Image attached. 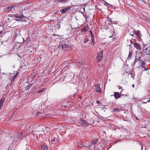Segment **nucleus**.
<instances>
[{"label":"nucleus","instance_id":"49530a36","mask_svg":"<svg viewBox=\"0 0 150 150\" xmlns=\"http://www.w3.org/2000/svg\"><path fill=\"white\" fill-rule=\"evenodd\" d=\"M132 87H133V88H134V84H132Z\"/></svg>","mask_w":150,"mask_h":150},{"label":"nucleus","instance_id":"79ce46f5","mask_svg":"<svg viewBox=\"0 0 150 150\" xmlns=\"http://www.w3.org/2000/svg\"><path fill=\"white\" fill-rule=\"evenodd\" d=\"M57 28L58 29L59 28H60V25H58V27H57Z\"/></svg>","mask_w":150,"mask_h":150},{"label":"nucleus","instance_id":"9b49d317","mask_svg":"<svg viewBox=\"0 0 150 150\" xmlns=\"http://www.w3.org/2000/svg\"><path fill=\"white\" fill-rule=\"evenodd\" d=\"M134 46L137 49H139L141 48L140 45L137 42H136L134 43Z\"/></svg>","mask_w":150,"mask_h":150},{"label":"nucleus","instance_id":"a19ab883","mask_svg":"<svg viewBox=\"0 0 150 150\" xmlns=\"http://www.w3.org/2000/svg\"><path fill=\"white\" fill-rule=\"evenodd\" d=\"M54 21V20L53 19H52V20H50V21H51V22H53V21Z\"/></svg>","mask_w":150,"mask_h":150},{"label":"nucleus","instance_id":"412c9836","mask_svg":"<svg viewBox=\"0 0 150 150\" xmlns=\"http://www.w3.org/2000/svg\"><path fill=\"white\" fill-rule=\"evenodd\" d=\"M77 64L79 66H81L83 65V63L81 62H78L77 63Z\"/></svg>","mask_w":150,"mask_h":150},{"label":"nucleus","instance_id":"6ab92c4d","mask_svg":"<svg viewBox=\"0 0 150 150\" xmlns=\"http://www.w3.org/2000/svg\"><path fill=\"white\" fill-rule=\"evenodd\" d=\"M41 148L42 150H47V146L45 145H44L41 146Z\"/></svg>","mask_w":150,"mask_h":150},{"label":"nucleus","instance_id":"c85d7f7f","mask_svg":"<svg viewBox=\"0 0 150 150\" xmlns=\"http://www.w3.org/2000/svg\"><path fill=\"white\" fill-rule=\"evenodd\" d=\"M71 27L72 29H77L78 28L77 27H75V26H74L73 25H71Z\"/></svg>","mask_w":150,"mask_h":150},{"label":"nucleus","instance_id":"603ef678","mask_svg":"<svg viewBox=\"0 0 150 150\" xmlns=\"http://www.w3.org/2000/svg\"><path fill=\"white\" fill-rule=\"evenodd\" d=\"M23 41H24V39H23Z\"/></svg>","mask_w":150,"mask_h":150},{"label":"nucleus","instance_id":"f8f14e48","mask_svg":"<svg viewBox=\"0 0 150 150\" xmlns=\"http://www.w3.org/2000/svg\"><path fill=\"white\" fill-rule=\"evenodd\" d=\"M138 60L141 62V64H142V67L143 68L145 67V64L143 61L142 60H141L140 59V57H139V59Z\"/></svg>","mask_w":150,"mask_h":150},{"label":"nucleus","instance_id":"09e8293b","mask_svg":"<svg viewBox=\"0 0 150 150\" xmlns=\"http://www.w3.org/2000/svg\"><path fill=\"white\" fill-rule=\"evenodd\" d=\"M150 101V100H148V101H147V102H149Z\"/></svg>","mask_w":150,"mask_h":150},{"label":"nucleus","instance_id":"2eb2a0df","mask_svg":"<svg viewBox=\"0 0 150 150\" xmlns=\"http://www.w3.org/2000/svg\"><path fill=\"white\" fill-rule=\"evenodd\" d=\"M132 51H129L127 59H131V57L132 54Z\"/></svg>","mask_w":150,"mask_h":150},{"label":"nucleus","instance_id":"aec40b11","mask_svg":"<svg viewBox=\"0 0 150 150\" xmlns=\"http://www.w3.org/2000/svg\"><path fill=\"white\" fill-rule=\"evenodd\" d=\"M32 84H29L26 87L25 89L26 90H28L30 88Z\"/></svg>","mask_w":150,"mask_h":150},{"label":"nucleus","instance_id":"ea45409f","mask_svg":"<svg viewBox=\"0 0 150 150\" xmlns=\"http://www.w3.org/2000/svg\"><path fill=\"white\" fill-rule=\"evenodd\" d=\"M135 119L137 120H139V119L137 117H136L135 118Z\"/></svg>","mask_w":150,"mask_h":150},{"label":"nucleus","instance_id":"a18cd8bd","mask_svg":"<svg viewBox=\"0 0 150 150\" xmlns=\"http://www.w3.org/2000/svg\"><path fill=\"white\" fill-rule=\"evenodd\" d=\"M122 90L121 91V92L120 93V94H121L122 95H123V94H122Z\"/></svg>","mask_w":150,"mask_h":150},{"label":"nucleus","instance_id":"6e6d98bb","mask_svg":"<svg viewBox=\"0 0 150 150\" xmlns=\"http://www.w3.org/2000/svg\"><path fill=\"white\" fill-rule=\"evenodd\" d=\"M107 5V4H106V5Z\"/></svg>","mask_w":150,"mask_h":150},{"label":"nucleus","instance_id":"a878e982","mask_svg":"<svg viewBox=\"0 0 150 150\" xmlns=\"http://www.w3.org/2000/svg\"><path fill=\"white\" fill-rule=\"evenodd\" d=\"M63 44V43H62V42H61L59 44V46L58 47V48L59 49H62V45Z\"/></svg>","mask_w":150,"mask_h":150},{"label":"nucleus","instance_id":"c9c22d12","mask_svg":"<svg viewBox=\"0 0 150 150\" xmlns=\"http://www.w3.org/2000/svg\"><path fill=\"white\" fill-rule=\"evenodd\" d=\"M96 103H98V104H100V103L99 101H97Z\"/></svg>","mask_w":150,"mask_h":150},{"label":"nucleus","instance_id":"393cba45","mask_svg":"<svg viewBox=\"0 0 150 150\" xmlns=\"http://www.w3.org/2000/svg\"><path fill=\"white\" fill-rule=\"evenodd\" d=\"M94 38H91V44H93V45H94Z\"/></svg>","mask_w":150,"mask_h":150},{"label":"nucleus","instance_id":"cd10ccee","mask_svg":"<svg viewBox=\"0 0 150 150\" xmlns=\"http://www.w3.org/2000/svg\"><path fill=\"white\" fill-rule=\"evenodd\" d=\"M88 41V39L87 38H86L84 39V40H83V42L84 43H86Z\"/></svg>","mask_w":150,"mask_h":150},{"label":"nucleus","instance_id":"4c0bfd02","mask_svg":"<svg viewBox=\"0 0 150 150\" xmlns=\"http://www.w3.org/2000/svg\"><path fill=\"white\" fill-rule=\"evenodd\" d=\"M118 87H119V89H122V87H121V86H118Z\"/></svg>","mask_w":150,"mask_h":150},{"label":"nucleus","instance_id":"864d4df0","mask_svg":"<svg viewBox=\"0 0 150 150\" xmlns=\"http://www.w3.org/2000/svg\"><path fill=\"white\" fill-rule=\"evenodd\" d=\"M7 150H10V149H7Z\"/></svg>","mask_w":150,"mask_h":150},{"label":"nucleus","instance_id":"c756f323","mask_svg":"<svg viewBox=\"0 0 150 150\" xmlns=\"http://www.w3.org/2000/svg\"><path fill=\"white\" fill-rule=\"evenodd\" d=\"M113 23L115 24H117L118 23V22L117 21H113L112 22Z\"/></svg>","mask_w":150,"mask_h":150},{"label":"nucleus","instance_id":"58836bf2","mask_svg":"<svg viewBox=\"0 0 150 150\" xmlns=\"http://www.w3.org/2000/svg\"><path fill=\"white\" fill-rule=\"evenodd\" d=\"M148 68H145L144 69V71H146L147 70H148Z\"/></svg>","mask_w":150,"mask_h":150},{"label":"nucleus","instance_id":"c03bdc74","mask_svg":"<svg viewBox=\"0 0 150 150\" xmlns=\"http://www.w3.org/2000/svg\"><path fill=\"white\" fill-rule=\"evenodd\" d=\"M97 8L98 9V10H102V9H100V8Z\"/></svg>","mask_w":150,"mask_h":150},{"label":"nucleus","instance_id":"6e6552de","mask_svg":"<svg viewBox=\"0 0 150 150\" xmlns=\"http://www.w3.org/2000/svg\"><path fill=\"white\" fill-rule=\"evenodd\" d=\"M96 91L99 93H101V88L98 85H96L95 86Z\"/></svg>","mask_w":150,"mask_h":150},{"label":"nucleus","instance_id":"5701e85b","mask_svg":"<svg viewBox=\"0 0 150 150\" xmlns=\"http://www.w3.org/2000/svg\"><path fill=\"white\" fill-rule=\"evenodd\" d=\"M106 4H107V6H108V7H111L112 6L113 7V6H112L111 4H109L108 3H107V2H105V3L104 4L105 5H106Z\"/></svg>","mask_w":150,"mask_h":150},{"label":"nucleus","instance_id":"f704fd0d","mask_svg":"<svg viewBox=\"0 0 150 150\" xmlns=\"http://www.w3.org/2000/svg\"><path fill=\"white\" fill-rule=\"evenodd\" d=\"M91 38H94V36L93 34L91 35Z\"/></svg>","mask_w":150,"mask_h":150},{"label":"nucleus","instance_id":"f257e3e1","mask_svg":"<svg viewBox=\"0 0 150 150\" xmlns=\"http://www.w3.org/2000/svg\"><path fill=\"white\" fill-rule=\"evenodd\" d=\"M80 122H77L79 126L82 125V126L84 127H88V123L87 121L82 118H80Z\"/></svg>","mask_w":150,"mask_h":150},{"label":"nucleus","instance_id":"39448f33","mask_svg":"<svg viewBox=\"0 0 150 150\" xmlns=\"http://www.w3.org/2000/svg\"><path fill=\"white\" fill-rule=\"evenodd\" d=\"M71 9L70 7H67L64 9H61L60 10V11L62 14H64L67 13L69 11V10Z\"/></svg>","mask_w":150,"mask_h":150},{"label":"nucleus","instance_id":"de8ad7c7","mask_svg":"<svg viewBox=\"0 0 150 150\" xmlns=\"http://www.w3.org/2000/svg\"><path fill=\"white\" fill-rule=\"evenodd\" d=\"M112 35L111 36H110L109 37L110 38H111L112 37Z\"/></svg>","mask_w":150,"mask_h":150},{"label":"nucleus","instance_id":"1a4fd4ad","mask_svg":"<svg viewBox=\"0 0 150 150\" xmlns=\"http://www.w3.org/2000/svg\"><path fill=\"white\" fill-rule=\"evenodd\" d=\"M146 55H147V57H148V56H149L150 55V47H148V48H146Z\"/></svg>","mask_w":150,"mask_h":150},{"label":"nucleus","instance_id":"dca6fc26","mask_svg":"<svg viewBox=\"0 0 150 150\" xmlns=\"http://www.w3.org/2000/svg\"><path fill=\"white\" fill-rule=\"evenodd\" d=\"M61 3H65L68 2L69 0H58Z\"/></svg>","mask_w":150,"mask_h":150},{"label":"nucleus","instance_id":"2f4dec72","mask_svg":"<svg viewBox=\"0 0 150 150\" xmlns=\"http://www.w3.org/2000/svg\"><path fill=\"white\" fill-rule=\"evenodd\" d=\"M41 114V112H37L36 113V115L38 116L39 115H40Z\"/></svg>","mask_w":150,"mask_h":150},{"label":"nucleus","instance_id":"7c9ffc66","mask_svg":"<svg viewBox=\"0 0 150 150\" xmlns=\"http://www.w3.org/2000/svg\"><path fill=\"white\" fill-rule=\"evenodd\" d=\"M90 0H83V1L86 3H87L89 2Z\"/></svg>","mask_w":150,"mask_h":150},{"label":"nucleus","instance_id":"4be33fe9","mask_svg":"<svg viewBox=\"0 0 150 150\" xmlns=\"http://www.w3.org/2000/svg\"><path fill=\"white\" fill-rule=\"evenodd\" d=\"M45 90V89L44 88H42L39 90L38 91V93H40L44 91Z\"/></svg>","mask_w":150,"mask_h":150},{"label":"nucleus","instance_id":"4468645a","mask_svg":"<svg viewBox=\"0 0 150 150\" xmlns=\"http://www.w3.org/2000/svg\"><path fill=\"white\" fill-rule=\"evenodd\" d=\"M18 72H17L16 74L13 76V77L12 79L11 80V82H14L15 80L16 79V77H17L18 75Z\"/></svg>","mask_w":150,"mask_h":150},{"label":"nucleus","instance_id":"72a5a7b5","mask_svg":"<svg viewBox=\"0 0 150 150\" xmlns=\"http://www.w3.org/2000/svg\"><path fill=\"white\" fill-rule=\"evenodd\" d=\"M55 141V138H54L52 140H51V142H54Z\"/></svg>","mask_w":150,"mask_h":150},{"label":"nucleus","instance_id":"bb28decb","mask_svg":"<svg viewBox=\"0 0 150 150\" xmlns=\"http://www.w3.org/2000/svg\"><path fill=\"white\" fill-rule=\"evenodd\" d=\"M97 142V140L96 139L92 141V144H96Z\"/></svg>","mask_w":150,"mask_h":150},{"label":"nucleus","instance_id":"3c124183","mask_svg":"<svg viewBox=\"0 0 150 150\" xmlns=\"http://www.w3.org/2000/svg\"><path fill=\"white\" fill-rule=\"evenodd\" d=\"M113 96V95H111V96Z\"/></svg>","mask_w":150,"mask_h":150},{"label":"nucleus","instance_id":"473e14b6","mask_svg":"<svg viewBox=\"0 0 150 150\" xmlns=\"http://www.w3.org/2000/svg\"><path fill=\"white\" fill-rule=\"evenodd\" d=\"M108 19H109V21L110 22H112V19L111 18H108Z\"/></svg>","mask_w":150,"mask_h":150},{"label":"nucleus","instance_id":"5fc2aeb1","mask_svg":"<svg viewBox=\"0 0 150 150\" xmlns=\"http://www.w3.org/2000/svg\"><path fill=\"white\" fill-rule=\"evenodd\" d=\"M57 25H58L57 27H58V25H58V24H57Z\"/></svg>","mask_w":150,"mask_h":150},{"label":"nucleus","instance_id":"7ed1b4c3","mask_svg":"<svg viewBox=\"0 0 150 150\" xmlns=\"http://www.w3.org/2000/svg\"><path fill=\"white\" fill-rule=\"evenodd\" d=\"M62 49L66 51H69L71 49V45H67L64 43H63V45H62Z\"/></svg>","mask_w":150,"mask_h":150},{"label":"nucleus","instance_id":"0eeeda50","mask_svg":"<svg viewBox=\"0 0 150 150\" xmlns=\"http://www.w3.org/2000/svg\"><path fill=\"white\" fill-rule=\"evenodd\" d=\"M18 7H16V6L14 7V6H10L8 7H7L6 8V10H7L8 11H9L11 10V9H12L13 8H14V10H17V9H18Z\"/></svg>","mask_w":150,"mask_h":150},{"label":"nucleus","instance_id":"37998d69","mask_svg":"<svg viewBox=\"0 0 150 150\" xmlns=\"http://www.w3.org/2000/svg\"><path fill=\"white\" fill-rule=\"evenodd\" d=\"M15 20L16 21H18V22L19 21V20H18L17 19H15Z\"/></svg>","mask_w":150,"mask_h":150},{"label":"nucleus","instance_id":"8fccbe9b","mask_svg":"<svg viewBox=\"0 0 150 150\" xmlns=\"http://www.w3.org/2000/svg\"><path fill=\"white\" fill-rule=\"evenodd\" d=\"M94 121H93V124H94Z\"/></svg>","mask_w":150,"mask_h":150},{"label":"nucleus","instance_id":"f03ea898","mask_svg":"<svg viewBox=\"0 0 150 150\" xmlns=\"http://www.w3.org/2000/svg\"><path fill=\"white\" fill-rule=\"evenodd\" d=\"M103 52L102 51H100L98 52V54L97 60L98 63L100 61H102L103 59Z\"/></svg>","mask_w":150,"mask_h":150},{"label":"nucleus","instance_id":"20e7f679","mask_svg":"<svg viewBox=\"0 0 150 150\" xmlns=\"http://www.w3.org/2000/svg\"><path fill=\"white\" fill-rule=\"evenodd\" d=\"M14 16L16 18H24V20H25L26 17L23 16L22 12H21L19 13H16Z\"/></svg>","mask_w":150,"mask_h":150},{"label":"nucleus","instance_id":"ddd939ff","mask_svg":"<svg viewBox=\"0 0 150 150\" xmlns=\"http://www.w3.org/2000/svg\"><path fill=\"white\" fill-rule=\"evenodd\" d=\"M120 108H114L112 111V112H120Z\"/></svg>","mask_w":150,"mask_h":150},{"label":"nucleus","instance_id":"9d476101","mask_svg":"<svg viewBox=\"0 0 150 150\" xmlns=\"http://www.w3.org/2000/svg\"><path fill=\"white\" fill-rule=\"evenodd\" d=\"M5 99L4 98H1L0 100V109H1L3 106V103L4 102Z\"/></svg>","mask_w":150,"mask_h":150},{"label":"nucleus","instance_id":"f3484780","mask_svg":"<svg viewBox=\"0 0 150 150\" xmlns=\"http://www.w3.org/2000/svg\"><path fill=\"white\" fill-rule=\"evenodd\" d=\"M135 34L137 35V37L139 36L140 35V33L139 30H137L134 32Z\"/></svg>","mask_w":150,"mask_h":150},{"label":"nucleus","instance_id":"b1692460","mask_svg":"<svg viewBox=\"0 0 150 150\" xmlns=\"http://www.w3.org/2000/svg\"><path fill=\"white\" fill-rule=\"evenodd\" d=\"M18 136H19V139H20V138H21L22 137H23V135H22V134H21V133H18Z\"/></svg>","mask_w":150,"mask_h":150},{"label":"nucleus","instance_id":"a211bd4d","mask_svg":"<svg viewBox=\"0 0 150 150\" xmlns=\"http://www.w3.org/2000/svg\"><path fill=\"white\" fill-rule=\"evenodd\" d=\"M88 30V28L87 27H84L81 30L82 32H86Z\"/></svg>","mask_w":150,"mask_h":150},{"label":"nucleus","instance_id":"e433bc0d","mask_svg":"<svg viewBox=\"0 0 150 150\" xmlns=\"http://www.w3.org/2000/svg\"><path fill=\"white\" fill-rule=\"evenodd\" d=\"M89 33H90V34L91 35L93 34L92 32V31H90Z\"/></svg>","mask_w":150,"mask_h":150},{"label":"nucleus","instance_id":"423d86ee","mask_svg":"<svg viewBox=\"0 0 150 150\" xmlns=\"http://www.w3.org/2000/svg\"><path fill=\"white\" fill-rule=\"evenodd\" d=\"M114 96L115 97V99L117 100V99L120 98L121 96V95L119 92H114Z\"/></svg>","mask_w":150,"mask_h":150}]
</instances>
